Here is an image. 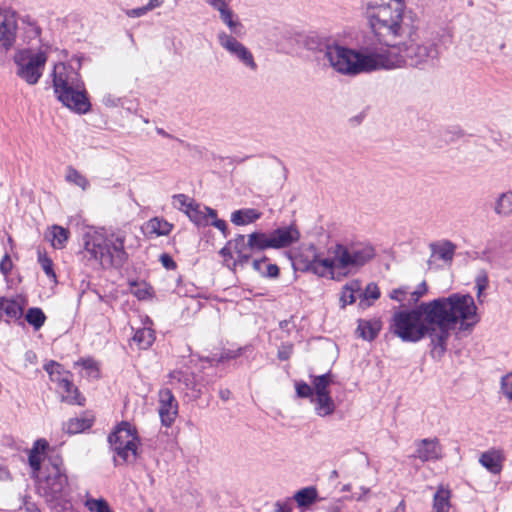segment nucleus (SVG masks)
I'll return each mask as SVG.
<instances>
[{"instance_id": "obj_12", "label": "nucleus", "mask_w": 512, "mask_h": 512, "mask_svg": "<svg viewBox=\"0 0 512 512\" xmlns=\"http://www.w3.org/2000/svg\"><path fill=\"white\" fill-rule=\"evenodd\" d=\"M218 42L232 57L237 59L243 66L255 72L258 68L251 51L239 42L236 37L226 32L218 33Z\"/></svg>"}, {"instance_id": "obj_21", "label": "nucleus", "mask_w": 512, "mask_h": 512, "mask_svg": "<svg viewBox=\"0 0 512 512\" xmlns=\"http://www.w3.org/2000/svg\"><path fill=\"white\" fill-rule=\"evenodd\" d=\"M22 313L23 308L16 300L0 297V320L19 319Z\"/></svg>"}, {"instance_id": "obj_64", "label": "nucleus", "mask_w": 512, "mask_h": 512, "mask_svg": "<svg viewBox=\"0 0 512 512\" xmlns=\"http://www.w3.org/2000/svg\"><path fill=\"white\" fill-rule=\"evenodd\" d=\"M394 512H405V502L403 500L398 504Z\"/></svg>"}, {"instance_id": "obj_60", "label": "nucleus", "mask_w": 512, "mask_h": 512, "mask_svg": "<svg viewBox=\"0 0 512 512\" xmlns=\"http://www.w3.org/2000/svg\"><path fill=\"white\" fill-rule=\"evenodd\" d=\"M275 512H291L289 506L285 505V504H282L280 502H277L275 504Z\"/></svg>"}, {"instance_id": "obj_58", "label": "nucleus", "mask_w": 512, "mask_h": 512, "mask_svg": "<svg viewBox=\"0 0 512 512\" xmlns=\"http://www.w3.org/2000/svg\"><path fill=\"white\" fill-rule=\"evenodd\" d=\"M177 371L178 370H174L172 372L169 373V379H170V384L173 385V386H179V382H181L182 380V377L179 376V375H176L177 374Z\"/></svg>"}, {"instance_id": "obj_20", "label": "nucleus", "mask_w": 512, "mask_h": 512, "mask_svg": "<svg viewBox=\"0 0 512 512\" xmlns=\"http://www.w3.org/2000/svg\"><path fill=\"white\" fill-rule=\"evenodd\" d=\"M381 326H382L381 321L377 320V319H373V320L359 319L356 333L362 339L367 340V341H372L378 336V334L381 330Z\"/></svg>"}, {"instance_id": "obj_2", "label": "nucleus", "mask_w": 512, "mask_h": 512, "mask_svg": "<svg viewBox=\"0 0 512 512\" xmlns=\"http://www.w3.org/2000/svg\"><path fill=\"white\" fill-rule=\"evenodd\" d=\"M331 257L323 258L315 245H309L296 257L298 269L319 277L331 275L334 269H357L375 256L374 247L366 242L337 243L328 250Z\"/></svg>"}, {"instance_id": "obj_42", "label": "nucleus", "mask_w": 512, "mask_h": 512, "mask_svg": "<svg viewBox=\"0 0 512 512\" xmlns=\"http://www.w3.org/2000/svg\"><path fill=\"white\" fill-rule=\"evenodd\" d=\"M85 506L91 512H111V509L104 499H88Z\"/></svg>"}, {"instance_id": "obj_57", "label": "nucleus", "mask_w": 512, "mask_h": 512, "mask_svg": "<svg viewBox=\"0 0 512 512\" xmlns=\"http://www.w3.org/2000/svg\"><path fill=\"white\" fill-rule=\"evenodd\" d=\"M233 248L232 245H229V241L225 244V246L219 251V254L225 258V262L233 259Z\"/></svg>"}, {"instance_id": "obj_38", "label": "nucleus", "mask_w": 512, "mask_h": 512, "mask_svg": "<svg viewBox=\"0 0 512 512\" xmlns=\"http://www.w3.org/2000/svg\"><path fill=\"white\" fill-rule=\"evenodd\" d=\"M176 375L182 377L181 382H179V388L192 390L193 392H196V394L194 395L195 397L199 396L200 391L196 389L197 385L195 383V378L192 373H189L188 371L178 370Z\"/></svg>"}, {"instance_id": "obj_39", "label": "nucleus", "mask_w": 512, "mask_h": 512, "mask_svg": "<svg viewBox=\"0 0 512 512\" xmlns=\"http://www.w3.org/2000/svg\"><path fill=\"white\" fill-rule=\"evenodd\" d=\"M77 365H80L83 367V369L86 370V376L93 379H98L100 376V371L98 368L97 363L91 359H80L76 362Z\"/></svg>"}, {"instance_id": "obj_54", "label": "nucleus", "mask_w": 512, "mask_h": 512, "mask_svg": "<svg viewBox=\"0 0 512 512\" xmlns=\"http://www.w3.org/2000/svg\"><path fill=\"white\" fill-rule=\"evenodd\" d=\"M160 262L168 270H173L177 266L176 262L172 259V257L166 253L160 256Z\"/></svg>"}, {"instance_id": "obj_50", "label": "nucleus", "mask_w": 512, "mask_h": 512, "mask_svg": "<svg viewBox=\"0 0 512 512\" xmlns=\"http://www.w3.org/2000/svg\"><path fill=\"white\" fill-rule=\"evenodd\" d=\"M62 368V366L55 362V361H49L48 363H46L44 365V370L51 376L52 380L55 379L53 376L55 374H58L60 375V369Z\"/></svg>"}, {"instance_id": "obj_5", "label": "nucleus", "mask_w": 512, "mask_h": 512, "mask_svg": "<svg viewBox=\"0 0 512 512\" xmlns=\"http://www.w3.org/2000/svg\"><path fill=\"white\" fill-rule=\"evenodd\" d=\"M52 76L54 92L64 106L79 114H86L90 111L91 104L84 82L71 65L55 64Z\"/></svg>"}, {"instance_id": "obj_52", "label": "nucleus", "mask_w": 512, "mask_h": 512, "mask_svg": "<svg viewBox=\"0 0 512 512\" xmlns=\"http://www.w3.org/2000/svg\"><path fill=\"white\" fill-rule=\"evenodd\" d=\"M48 448L49 444L45 439H38L34 442L33 447L31 448L30 451L43 454Z\"/></svg>"}, {"instance_id": "obj_35", "label": "nucleus", "mask_w": 512, "mask_h": 512, "mask_svg": "<svg viewBox=\"0 0 512 512\" xmlns=\"http://www.w3.org/2000/svg\"><path fill=\"white\" fill-rule=\"evenodd\" d=\"M25 319L35 330H39L45 323L46 315L42 309L32 307L27 310Z\"/></svg>"}, {"instance_id": "obj_9", "label": "nucleus", "mask_w": 512, "mask_h": 512, "mask_svg": "<svg viewBox=\"0 0 512 512\" xmlns=\"http://www.w3.org/2000/svg\"><path fill=\"white\" fill-rule=\"evenodd\" d=\"M113 452L122 463H134L137 458L138 435L135 427L129 422H121L108 436Z\"/></svg>"}, {"instance_id": "obj_27", "label": "nucleus", "mask_w": 512, "mask_h": 512, "mask_svg": "<svg viewBox=\"0 0 512 512\" xmlns=\"http://www.w3.org/2000/svg\"><path fill=\"white\" fill-rule=\"evenodd\" d=\"M70 232L68 229L53 225L49 233L51 245L55 249H63L69 239Z\"/></svg>"}, {"instance_id": "obj_36", "label": "nucleus", "mask_w": 512, "mask_h": 512, "mask_svg": "<svg viewBox=\"0 0 512 512\" xmlns=\"http://www.w3.org/2000/svg\"><path fill=\"white\" fill-rule=\"evenodd\" d=\"M360 290V283L357 281L345 285L340 297L342 307H345L348 304H353L357 299L355 293L360 292Z\"/></svg>"}, {"instance_id": "obj_33", "label": "nucleus", "mask_w": 512, "mask_h": 512, "mask_svg": "<svg viewBox=\"0 0 512 512\" xmlns=\"http://www.w3.org/2000/svg\"><path fill=\"white\" fill-rule=\"evenodd\" d=\"M380 297V290L375 283H369L363 292L360 291V306L368 307L371 301H375Z\"/></svg>"}, {"instance_id": "obj_28", "label": "nucleus", "mask_w": 512, "mask_h": 512, "mask_svg": "<svg viewBox=\"0 0 512 512\" xmlns=\"http://www.w3.org/2000/svg\"><path fill=\"white\" fill-rule=\"evenodd\" d=\"M494 211L500 216L512 215V192L507 191L500 194L495 202Z\"/></svg>"}, {"instance_id": "obj_43", "label": "nucleus", "mask_w": 512, "mask_h": 512, "mask_svg": "<svg viewBox=\"0 0 512 512\" xmlns=\"http://www.w3.org/2000/svg\"><path fill=\"white\" fill-rule=\"evenodd\" d=\"M428 291V287L425 281L420 283L418 287L410 293V298L408 299L409 304H416L419 299L425 295Z\"/></svg>"}, {"instance_id": "obj_37", "label": "nucleus", "mask_w": 512, "mask_h": 512, "mask_svg": "<svg viewBox=\"0 0 512 512\" xmlns=\"http://www.w3.org/2000/svg\"><path fill=\"white\" fill-rule=\"evenodd\" d=\"M65 179L68 182L73 183L74 185L80 187L82 190H86L89 187L88 179L84 175H82L78 170L71 166L67 168Z\"/></svg>"}, {"instance_id": "obj_16", "label": "nucleus", "mask_w": 512, "mask_h": 512, "mask_svg": "<svg viewBox=\"0 0 512 512\" xmlns=\"http://www.w3.org/2000/svg\"><path fill=\"white\" fill-rule=\"evenodd\" d=\"M229 245H232L233 252L237 256L236 259L232 261L233 268L238 265L244 266L250 261L253 252H250V248L247 245V236L237 234L233 239L229 240ZM227 266L231 267L229 263Z\"/></svg>"}, {"instance_id": "obj_41", "label": "nucleus", "mask_w": 512, "mask_h": 512, "mask_svg": "<svg viewBox=\"0 0 512 512\" xmlns=\"http://www.w3.org/2000/svg\"><path fill=\"white\" fill-rule=\"evenodd\" d=\"M38 262L39 264L41 265L43 271L45 272V274L53 279L54 281L56 280V274H55V271L53 269V262L52 260L46 255V254H42L40 251L38 252Z\"/></svg>"}, {"instance_id": "obj_32", "label": "nucleus", "mask_w": 512, "mask_h": 512, "mask_svg": "<svg viewBox=\"0 0 512 512\" xmlns=\"http://www.w3.org/2000/svg\"><path fill=\"white\" fill-rule=\"evenodd\" d=\"M133 341L140 349H148L155 341L154 330L146 327L138 329L133 336Z\"/></svg>"}, {"instance_id": "obj_46", "label": "nucleus", "mask_w": 512, "mask_h": 512, "mask_svg": "<svg viewBox=\"0 0 512 512\" xmlns=\"http://www.w3.org/2000/svg\"><path fill=\"white\" fill-rule=\"evenodd\" d=\"M190 202L191 201H189V198L185 194H177L173 196V205L179 210L184 211L187 209Z\"/></svg>"}, {"instance_id": "obj_8", "label": "nucleus", "mask_w": 512, "mask_h": 512, "mask_svg": "<svg viewBox=\"0 0 512 512\" xmlns=\"http://www.w3.org/2000/svg\"><path fill=\"white\" fill-rule=\"evenodd\" d=\"M300 239L298 228L291 224L279 227L271 232L254 231L247 235L250 252H261L267 249H282L291 246Z\"/></svg>"}, {"instance_id": "obj_31", "label": "nucleus", "mask_w": 512, "mask_h": 512, "mask_svg": "<svg viewBox=\"0 0 512 512\" xmlns=\"http://www.w3.org/2000/svg\"><path fill=\"white\" fill-rule=\"evenodd\" d=\"M450 509V491L440 487L433 498L434 512H448Z\"/></svg>"}, {"instance_id": "obj_22", "label": "nucleus", "mask_w": 512, "mask_h": 512, "mask_svg": "<svg viewBox=\"0 0 512 512\" xmlns=\"http://www.w3.org/2000/svg\"><path fill=\"white\" fill-rule=\"evenodd\" d=\"M262 216V213L254 208H243L235 210L231 214V222L237 226H245L256 222Z\"/></svg>"}, {"instance_id": "obj_23", "label": "nucleus", "mask_w": 512, "mask_h": 512, "mask_svg": "<svg viewBox=\"0 0 512 512\" xmlns=\"http://www.w3.org/2000/svg\"><path fill=\"white\" fill-rule=\"evenodd\" d=\"M311 401L315 404V412L320 417L329 416L335 411V403L330 394L315 396Z\"/></svg>"}, {"instance_id": "obj_34", "label": "nucleus", "mask_w": 512, "mask_h": 512, "mask_svg": "<svg viewBox=\"0 0 512 512\" xmlns=\"http://www.w3.org/2000/svg\"><path fill=\"white\" fill-rule=\"evenodd\" d=\"M184 213L197 226L206 225V214L201 210L199 204L190 202L187 209L184 210Z\"/></svg>"}, {"instance_id": "obj_61", "label": "nucleus", "mask_w": 512, "mask_h": 512, "mask_svg": "<svg viewBox=\"0 0 512 512\" xmlns=\"http://www.w3.org/2000/svg\"><path fill=\"white\" fill-rule=\"evenodd\" d=\"M204 209L206 210L207 214H206V218L207 217H211L213 220L215 219H218L217 218V211L210 208V207H204Z\"/></svg>"}, {"instance_id": "obj_45", "label": "nucleus", "mask_w": 512, "mask_h": 512, "mask_svg": "<svg viewBox=\"0 0 512 512\" xmlns=\"http://www.w3.org/2000/svg\"><path fill=\"white\" fill-rule=\"evenodd\" d=\"M248 349H249L248 346L240 347V348L235 349V350L234 349H225L221 353L220 360L224 361V360L235 359V358L241 356Z\"/></svg>"}, {"instance_id": "obj_59", "label": "nucleus", "mask_w": 512, "mask_h": 512, "mask_svg": "<svg viewBox=\"0 0 512 512\" xmlns=\"http://www.w3.org/2000/svg\"><path fill=\"white\" fill-rule=\"evenodd\" d=\"M327 512H341V505L338 502L332 503L326 507Z\"/></svg>"}, {"instance_id": "obj_47", "label": "nucleus", "mask_w": 512, "mask_h": 512, "mask_svg": "<svg viewBox=\"0 0 512 512\" xmlns=\"http://www.w3.org/2000/svg\"><path fill=\"white\" fill-rule=\"evenodd\" d=\"M501 388L504 395L512 399V374H508L502 378Z\"/></svg>"}, {"instance_id": "obj_7", "label": "nucleus", "mask_w": 512, "mask_h": 512, "mask_svg": "<svg viewBox=\"0 0 512 512\" xmlns=\"http://www.w3.org/2000/svg\"><path fill=\"white\" fill-rule=\"evenodd\" d=\"M44 476L35 478L37 490L46 502L61 505L69 497L68 477L63 467L62 458L56 454L48 458L44 466Z\"/></svg>"}, {"instance_id": "obj_1", "label": "nucleus", "mask_w": 512, "mask_h": 512, "mask_svg": "<svg viewBox=\"0 0 512 512\" xmlns=\"http://www.w3.org/2000/svg\"><path fill=\"white\" fill-rule=\"evenodd\" d=\"M479 320L473 297L454 293L394 312L389 330L403 342L416 343L428 337L431 357L440 360L456 325L460 323V330H469Z\"/></svg>"}, {"instance_id": "obj_51", "label": "nucleus", "mask_w": 512, "mask_h": 512, "mask_svg": "<svg viewBox=\"0 0 512 512\" xmlns=\"http://www.w3.org/2000/svg\"><path fill=\"white\" fill-rule=\"evenodd\" d=\"M407 293H408V291H407L406 287H400V288H397V289H394V290L391 291L390 298L395 300V301L403 303L404 300H405L404 296Z\"/></svg>"}, {"instance_id": "obj_53", "label": "nucleus", "mask_w": 512, "mask_h": 512, "mask_svg": "<svg viewBox=\"0 0 512 512\" xmlns=\"http://www.w3.org/2000/svg\"><path fill=\"white\" fill-rule=\"evenodd\" d=\"M211 225L220 230L225 238L228 236L229 230L226 221L222 219H215L211 222Z\"/></svg>"}, {"instance_id": "obj_26", "label": "nucleus", "mask_w": 512, "mask_h": 512, "mask_svg": "<svg viewBox=\"0 0 512 512\" xmlns=\"http://www.w3.org/2000/svg\"><path fill=\"white\" fill-rule=\"evenodd\" d=\"M252 266L264 277L277 278L279 276V267L276 264L268 263L267 257L254 260Z\"/></svg>"}, {"instance_id": "obj_14", "label": "nucleus", "mask_w": 512, "mask_h": 512, "mask_svg": "<svg viewBox=\"0 0 512 512\" xmlns=\"http://www.w3.org/2000/svg\"><path fill=\"white\" fill-rule=\"evenodd\" d=\"M159 416L162 425L170 427L178 414V402L169 388H162L158 393Z\"/></svg>"}, {"instance_id": "obj_18", "label": "nucleus", "mask_w": 512, "mask_h": 512, "mask_svg": "<svg viewBox=\"0 0 512 512\" xmlns=\"http://www.w3.org/2000/svg\"><path fill=\"white\" fill-rule=\"evenodd\" d=\"M53 381H57L59 387L63 390L62 401L69 404L84 405L85 397L81 395L78 388L67 376L58 377Z\"/></svg>"}, {"instance_id": "obj_29", "label": "nucleus", "mask_w": 512, "mask_h": 512, "mask_svg": "<svg viewBox=\"0 0 512 512\" xmlns=\"http://www.w3.org/2000/svg\"><path fill=\"white\" fill-rule=\"evenodd\" d=\"M313 392L315 396H323L324 394H330L329 386L333 382L332 374L330 372L319 376H311Z\"/></svg>"}, {"instance_id": "obj_19", "label": "nucleus", "mask_w": 512, "mask_h": 512, "mask_svg": "<svg viewBox=\"0 0 512 512\" xmlns=\"http://www.w3.org/2000/svg\"><path fill=\"white\" fill-rule=\"evenodd\" d=\"M504 455L502 451L490 449L479 457V463L492 474H499L503 468Z\"/></svg>"}, {"instance_id": "obj_10", "label": "nucleus", "mask_w": 512, "mask_h": 512, "mask_svg": "<svg viewBox=\"0 0 512 512\" xmlns=\"http://www.w3.org/2000/svg\"><path fill=\"white\" fill-rule=\"evenodd\" d=\"M14 61L17 65L16 74L27 84L34 85L42 76L47 54L44 51L33 52L25 49L15 55Z\"/></svg>"}, {"instance_id": "obj_40", "label": "nucleus", "mask_w": 512, "mask_h": 512, "mask_svg": "<svg viewBox=\"0 0 512 512\" xmlns=\"http://www.w3.org/2000/svg\"><path fill=\"white\" fill-rule=\"evenodd\" d=\"M29 466L32 469V478H38L41 472L42 457L41 454L33 451H29L28 455Z\"/></svg>"}, {"instance_id": "obj_3", "label": "nucleus", "mask_w": 512, "mask_h": 512, "mask_svg": "<svg viewBox=\"0 0 512 512\" xmlns=\"http://www.w3.org/2000/svg\"><path fill=\"white\" fill-rule=\"evenodd\" d=\"M125 238L121 235L106 236L96 230H88L82 236V250L79 255L87 265L98 264L102 268H121L128 259L124 248Z\"/></svg>"}, {"instance_id": "obj_17", "label": "nucleus", "mask_w": 512, "mask_h": 512, "mask_svg": "<svg viewBox=\"0 0 512 512\" xmlns=\"http://www.w3.org/2000/svg\"><path fill=\"white\" fill-rule=\"evenodd\" d=\"M429 247L431 250V257L428 261L429 265H431L432 258L451 264L456 251V245L453 242L449 240H440L432 242Z\"/></svg>"}, {"instance_id": "obj_4", "label": "nucleus", "mask_w": 512, "mask_h": 512, "mask_svg": "<svg viewBox=\"0 0 512 512\" xmlns=\"http://www.w3.org/2000/svg\"><path fill=\"white\" fill-rule=\"evenodd\" d=\"M322 52L323 60H326L336 72L348 76L381 68L388 69L394 64L383 54H363L338 44H328Z\"/></svg>"}, {"instance_id": "obj_30", "label": "nucleus", "mask_w": 512, "mask_h": 512, "mask_svg": "<svg viewBox=\"0 0 512 512\" xmlns=\"http://www.w3.org/2000/svg\"><path fill=\"white\" fill-rule=\"evenodd\" d=\"M318 491L314 486L300 489L294 495V499L300 507L311 505L317 500Z\"/></svg>"}, {"instance_id": "obj_6", "label": "nucleus", "mask_w": 512, "mask_h": 512, "mask_svg": "<svg viewBox=\"0 0 512 512\" xmlns=\"http://www.w3.org/2000/svg\"><path fill=\"white\" fill-rule=\"evenodd\" d=\"M361 5L375 34H399L405 7L403 0H361Z\"/></svg>"}, {"instance_id": "obj_13", "label": "nucleus", "mask_w": 512, "mask_h": 512, "mask_svg": "<svg viewBox=\"0 0 512 512\" xmlns=\"http://www.w3.org/2000/svg\"><path fill=\"white\" fill-rule=\"evenodd\" d=\"M214 9L219 12L221 21L228 27L230 34L234 37H241L245 34L244 25L238 16L229 8L225 0H206Z\"/></svg>"}, {"instance_id": "obj_25", "label": "nucleus", "mask_w": 512, "mask_h": 512, "mask_svg": "<svg viewBox=\"0 0 512 512\" xmlns=\"http://www.w3.org/2000/svg\"><path fill=\"white\" fill-rule=\"evenodd\" d=\"M173 225L162 218H152L145 224L146 233L149 235L164 236L168 235Z\"/></svg>"}, {"instance_id": "obj_15", "label": "nucleus", "mask_w": 512, "mask_h": 512, "mask_svg": "<svg viewBox=\"0 0 512 512\" xmlns=\"http://www.w3.org/2000/svg\"><path fill=\"white\" fill-rule=\"evenodd\" d=\"M413 457L422 462L435 461L442 457V447L437 438H425L416 443Z\"/></svg>"}, {"instance_id": "obj_48", "label": "nucleus", "mask_w": 512, "mask_h": 512, "mask_svg": "<svg viewBox=\"0 0 512 512\" xmlns=\"http://www.w3.org/2000/svg\"><path fill=\"white\" fill-rule=\"evenodd\" d=\"M476 288H477V297L479 298L483 292V290L486 289L488 285V277L485 272H482L476 277Z\"/></svg>"}, {"instance_id": "obj_62", "label": "nucleus", "mask_w": 512, "mask_h": 512, "mask_svg": "<svg viewBox=\"0 0 512 512\" xmlns=\"http://www.w3.org/2000/svg\"><path fill=\"white\" fill-rule=\"evenodd\" d=\"M219 396L222 400L226 401L230 397V391L228 389L220 390Z\"/></svg>"}, {"instance_id": "obj_49", "label": "nucleus", "mask_w": 512, "mask_h": 512, "mask_svg": "<svg viewBox=\"0 0 512 512\" xmlns=\"http://www.w3.org/2000/svg\"><path fill=\"white\" fill-rule=\"evenodd\" d=\"M12 261L8 253H5L2 260L0 261V271L3 275L7 276L12 269Z\"/></svg>"}, {"instance_id": "obj_63", "label": "nucleus", "mask_w": 512, "mask_h": 512, "mask_svg": "<svg viewBox=\"0 0 512 512\" xmlns=\"http://www.w3.org/2000/svg\"><path fill=\"white\" fill-rule=\"evenodd\" d=\"M160 5L159 0H149L148 4L145 5L146 8H149V11L158 7Z\"/></svg>"}, {"instance_id": "obj_11", "label": "nucleus", "mask_w": 512, "mask_h": 512, "mask_svg": "<svg viewBox=\"0 0 512 512\" xmlns=\"http://www.w3.org/2000/svg\"><path fill=\"white\" fill-rule=\"evenodd\" d=\"M402 62L409 66L417 67L433 61L438 57V49L433 43L419 44L414 41L403 44L399 48Z\"/></svg>"}, {"instance_id": "obj_24", "label": "nucleus", "mask_w": 512, "mask_h": 512, "mask_svg": "<svg viewBox=\"0 0 512 512\" xmlns=\"http://www.w3.org/2000/svg\"><path fill=\"white\" fill-rule=\"evenodd\" d=\"M93 424V419L89 417L70 418L63 424V430L70 435L81 433L89 429Z\"/></svg>"}, {"instance_id": "obj_55", "label": "nucleus", "mask_w": 512, "mask_h": 512, "mask_svg": "<svg viewBox=\"0 0 512 512\" xmlns=\"http://www.w3.org/2000/svg\"><path fill=\"white\" fill-rule=\"evenodd\" d=\"M292 351H293V347L292 345H286V346H282L279 350H278V358L282 361H286L288 360L290 357H291V354H292Z\"/></svg>"}, {"instance_id": "obj_56", "label": "nucleus", "mask_w": 512, "mask_h": 512, "mask_svg": "<svg viewBox=\"0 0 512 512\" xmlns=\"http://www.w3.org/2000/svg\"><path fill=\"white\" fill-rule=\"evenodd\" d=\"M148 11H149V8H146L145 6H143V7L127 10L126 15L128 17L138 18V17L145 15Z\"/></svg>"}, {"instance_id": "obj_44", "label": "nucleus", "mask_w": 512, "mask_h": 512, "mask_svg": "<svg viewBox=\"0 0 512 512\" xmlns=\"http://www.w3.org/2000/svg\"><path fill=\"white\" fill-rule=\"evenodd\" d=\"M296 393L300 398H313V388L305 382L296 383Z\"/></svg>"}]
</instances>
